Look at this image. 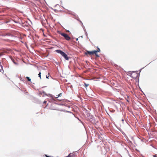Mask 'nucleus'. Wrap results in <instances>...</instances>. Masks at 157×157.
I'll use <instances>...</instances> for the list:
<instances>
[{
  "label": "nucleus",
  "mask_w": 157,
  "mask_h": 157,
  "mask_svg": "<svg viewBox=\"0 0 157 157\" xmlns=\"http://www.w3.org/2000/svg\"><path fill=\"white\" fill-rule=\"evenodd\" d=\"M153 157H156V155H153Z\"/></svg>",
  "instance_id": "obj_12"
},
{
  "label": "nucleus",
  "mask_w": 157,
  "mask_h": 157,
  "mask_svg": "<svg viewBox=\"0 0 157 157\" xmlns=\"http://www.w3.org/2000/svg\"><path fill=\"white\" fill-rule=\"evenodd\" d=\"M60 34L61 35L63 36L67 40H70V37L67 34L64 33H60Z\"/></svg>",
  "instance_id": "obj_3"
},
{
  "label": "nucleus",
  "mask_w": 157,
  "mask_h": 157,
  "mask_svg": "<svg viewBox=\"0 0 157 157\" xmlns=\"http://www.w3.org/2000/svg\"><path fill=\"white\" fill-rule=\"evenodd\" d=\"M97 52H96L94 54H95L96 56H97V57H99V56L97 54Z\"/></svg>",
  "instance_id": "obj_11"
},
{
  "label": "nucleus",
  "mask_w": 157,
  "mask_h": 157,
  "mask_svg": "<svg viewBox=\"0 0 157 157\" xmlns=\"http://www.w3.org/2000/svg\"><path fill=\"white\" fill-rule=\"evenodd\" d=\"M94 51H97V52H99L100 51V49L99 48H98L97 50H94Z\"/></svg>",
  "instance_id": "obj_10"
},
{
  "label": "nucleus",
  "mask_w": 157,
  "mask_h": 157,
  "mask_svg": "<svg viewBox=\"0 0 157 157\" xmlns=\"http://www.w3.org/2000/svg\"><path fill=\"white\" fill-rule=\"evenodd\" d=\"M84 85H85V86L86 87H87L88 86H89V84H86V83H84Z\"/></svg>",
  "instance_id": "obj_7"
},
{
  "label": "nucleus",
  "mask_w": 157,
  "mask_h": 157,
  "mask_svg": "<svg viewBox=\"0 0 157 157\" xmlns=\"http://www.w3.org/2000/svg\"><path fill=\"white\" fill-rule=\"evenodd\" d=\"M56 51L58 53L60 54L66 60L69 59L67 55L64 52L59 50H56Z\"/></svg>",
  "instance_id": "obj_1"
},
{
  "label": "nucleus",
  "mask_w": 157,
  "mask_h": 157,
  "mask_svg": "<svg viewBox=\"0 0 157 157\" xmlns=\"http://www.w3.org/2000/svg\"><path fill=\"white\" fill-rule=\"evenodd\" d=\"M46 157H51L50 156H48L47 155H46Z\"/></svg>",
  "instance_id": "obj_13"
},
{
  "label": "nucleus",
  "mask_w": 157,
  "mask_h": 157,
  "mask_svg": "<svg viewBox=\"0 0 157 157\" xmlns=\"http://www.w3.org/2000/svg\"><path fill=\"white\" fill-rule=\"evenodd\" d=\"M1 68H2V66H1Z\"/></svg>",
  "instance_id": "obj_14"
},
{
  "label": "nucleus",
  "mask_w": 157,
  "mask_h": 157,
  "mask_svg": "<svg viewBox=\"0 0 157 157\" xmlns=\"http://www.w3.org/2000/svg\"><path fill=\"white\" fill-rule=\"evenodd\" d=\"M50 76V73H48V76L47 75H46V77L47 78H49V76Z\"/></svg>",
  "instance_id": "obj_8"
},
{
  "label": "nucleus",
  "mask_w": 157,
  "mask_h": 157,
  "mask_svg": "<svg viewBox=\"0 0 157 157\" xmlns=\"http://www.w3.org/2000/svg\"><path fill=\"white\" fill-rule=\"evenodd\" d=\"M96 52H97L94 51V50L92 51H87L85 52V54L86 55H89L90 56H91L92 55L94 54Z\"/></svg>",
  "instance_id": "obj_4"
},
{
  "label": "nucleus",
  "mask_w": 157,
  "mask_h": 157,
  "mask_svg": "<svg viewBox=\"0 0 157 157\" xmlns=\"http://www.w3.org/2000/svg\"><path fill=\"white\" fill-rule=\"evenodd\" d=\"M62 95V93H59L58 95H56V98H58L59 97L61 96Z\"/></svg>",
  "instance_id": "obj_5"
},
{
  "label": "nucleus",
  "mask_w": 157,
  "mask_h": 157,
  "mask_svg": "<svg viewBox=\"0 0 157 157\" xmlns=\"http://www.w3.org/2000/svg\"><path fill=\"white\" fill-rule=\"evenodd\" d=\"M41 73L40 72L39 74H38L39 77L40 78V79L41 78Z\"/></svg>",
  "instance_id": "obj_9"
},
{
  "label": "nucleus",
  "mask_w": 157,
  "mask_h": 157,
  "mask_svg": "<svg viewBox=\"0 0 157 157\" xmlns=\"http://www.w3.org/2000/svg\"><path fill=\"white\" fill-rule=\"evenodd\" d=\"M26 78L27 79L28 81L29 82L31 81V79L29 77H27Z\"/></svg>",
  "instance_id": "obj_6"
},
{
  "label": "nucleus",
  "mask_w": 157,
  "mask_h": 157,
  "mask_svg": "<svg viewBox=\"0 0 157 157\" xmlns=\"http://www.w3.org/2000/svg\"><path fill=\"white\" fill-rule=\"evenodd\" d=\"M139 76L138 74L135 72H132L131 74V76L134 79H136Z\"/></svg>",
  "instance_id": "obj_2"
}]
</instances>
